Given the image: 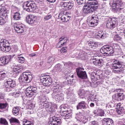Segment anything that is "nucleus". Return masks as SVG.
Segmentation results:
<instances>
[{
  "label": "nucleus",
  "instance_id": "69168bd1",
  "mask_svg": "<svg viewBox=\"0 0 125 125\" xmlns=\"http://www.w3.org/2000/svg\"><path fill=\"white\" fill-rule=\"evenodd\" d=\"M49 2H55L56 0H47Z\"/></svg>",
  "mask_w": 125,
  "mask_h": 125
},
{
  "label": "nucleus",
  "instance_id": "37998d69",
  "mask_svg": "<svg viewBox=\"0 0 125 125\" xmlns=\"http://www.w3.org/2000/svg\"><path fill=\"white\" fill-rule=\"evenodd\" d=\"M23 125H34V124L33 123H32V122H31L26 119H24L23 120Z\"/></svg>",
  "mask_w": 125,
  "mask_h": 125
},
{
  "label": "nucleus",
  "instance_id": "338daca9",
  "mask_svg": "<svg viewBox=\"0 0 125 125\" xmlns=\"http://www.w3.org/2000/svg\"><path fill=\"white\" fill-rule=\"evenodd\" d=\"M15 93V95H16V97H18V96H19V95H20L19 93Z\"/></svg>",
  "mask_w": 125,
  "mask_h": 125
},
{
  "label": "nucleus",
  "instance_id": "dca6fc26",
  "mask_svg": "<svg viewBox=\"0 0 125 125\" xmlns=\"http://www.w3.org/2000/svg\"><path fill=\"white\" fill-rule=\"evenodd\" d=\"M75 119L80 123H83V124H85L87 122V118L85 116H83L81 113H77Z\"/></svg>",
  "mask_w": 125,
  "mask_h": 125
},
{
  "label": "nucleus",
  "instance_id": "f3484780",
  "mask_svg": "<svg viewBox=\"0 0 125 125\" xmlns=\"http://www.w3.org/2000/svg\"><path fill=\"white\" fill-rule=\"evenodd\" d=\"M63 5L65 10H69L72 9L74 3H73L72 0H65L64 2L63 3Z\"/></svg>",
  "mask_w": 125,
  "mask_h": 125
},
{
  "label": "nucleus",
  "instance_id": "0e129e2a",
  "mask_svg": "<svg viewBox=\"0 0 125 125\" xmlns=\"http://www.w3.org/2000/svg\"><path fill=\"white\" fill-rule=\"evenodd\" d=\"M37 2H38V3H41V2H43V0H36Z\"/></svg>",
  "mask_w": 125,
  "mask_h": 125
},
{
  "label": "nucleus",
  "instance_id": "20e7f679",
  "mask_svg": "<svg viewBox=\"0 0 125 125\" xmlns=\"http://www.w3.org/2000/svg\"><path fill=\"white\" fill-rule=\"evenodd\" d=\"M33 79L32 73L30 72H23L19 78L20 83H30Z\"/></svg>",
  "mask_w": 125,
  "mask_h": 125
},
{
  "label": "nucleus",
  "instance_id": "4be33fe9",
  "mask_svg": "<svg viewBox=\"0 0 125 125\" xmlns=\"http://www.w3.org/2000/svg\"><path fill=\"white\" fill-rule=\"evenodd\" d=\"M40 80L41 83H43L45 84L51 83V79H50V76H42L40 78Z\"/></svg>",
  "mask_w": 125,
  "mask_h": 125
},
{
  "label": "nucleus",
  "instance_id": "c85d7f7f",
  "mask_svg": "<svg viewBox=\"0 0 125 125\" xmlns=\"http://www.w3.org/2000/svg\"><path fill=\"white\" fill-rule=\"evenodd\" d=\"M55 62V57L50 56L48 58L47 60V64H49V67H51L53 63Z\"/></svg>",
  "mask_w": 125,
  "mask_h": 125
},
{
  "label": "nucleus",
  "instance_id": "7c9ffc66",
  "mask_svg": "<svg viewBox=\"0 0 125 125\" xmlns=\"http://www.w3.org/2000/svg\"><path fill=\"white\" fill-rule=\"evenodd\" d=\"M117 112L118 114L121 115V114H123L124 112V107H121V104H118L116 106Z\"/></svg>",
  "mask_w": 125,
  "mask_h": 125
},
{
  "label": "nucleus",
  "instance_id": "b1692460",
  "mask_svg": "<svg viewBox=\"0 0 125 125\" xmlns=\"http://www.w3.org/2000/svg\"><path fill=\"white\" fill-rule=\"evenodd\" d=\"M86 103L85 102L82 101L80 102L77 105V110H80L82 109H83V110H85L86 109Z\"/></svg>",
  "mask_w": 125,
  "mask_h": 125
},
{
  "label": "nucleus",
  "instance_id": "aec40b11",
  "mask_svg": "<svg viewBox=\"0 0 125 125\" xmlns=\"http://www.w3.org/2000/svg\"><path fill=\"white\" fill-rule=\"evenodd\" d=\"M14 27L15 31L18 34H22L24 32V29H25V26H24V25L19 24L18 23H15Z\"/></svg>",
  "mask_w": 125,
  "mask_h": 125
},
{
  "label": "nucleus",
  "instance_id": "4c0bfd02",
  "mask_svg": "<svg viewBox=\"0 0 125 125\" xmlns=\"http://www.w3.org/2000/svg\"><path fill=\"white\" fill-rule=\"evenodd\" d=\"M21 55H18V58L19 59L18 61L19 63H21V64H23V63H24L25 62V58L23 57H21Z\"/></svg>",
  "mask_w": 125,
  "mask_h": 125
},
{
  "label": "nucleus",
  "instance_id": "6ab92c4d",
  "mask_svg": "<svg viewBox=\"0 0 125 125\" xmlns=\"http://www.w3.org/2000/svg\"><path fill=\"white\" fill-rule=\"evenodd\" d=\"M37 20V17L33 15H29L26 17V21L28 24L32 25V24H35Z\"/></svg>",
  "mask_w": 125,
  "mask_h": 125
},
{
  "label": "nucleus",
  "instance_id": "412c9836",
  "mask_svg": "<svg viewBox=\"0 0 125 125\" xmlns=\"http://www.w3.org/2000/svg\"><path fill=\"white\" fill-rule=\"evenodd\" d=\"M44 106L46 111L47 112H53V104H52V103L51 102H48L47 103H44L43 104Z\"/></svg>",
  "mask_w": 125,
  "mask_h": 125
},
{
  "label": "nucleus",
  "instance_id": "e2e57ef3",
  "mask_svg": "<svg viewBox=\"0 0 125 125\" xmlns=\"http://www.w3.org/2000/svg\"><path fill=\"white\" fill-rule=\"evenodd\" d=\"M104 73L106 75H109L110 74V71H109V70H105Z\"/></svg>",
  "mask_w": 125,
  "mask_h": 125
},
{
  "label": "nucleus",
  "instance_id": "864d4df0",
  "mask_svg": "<svg viewBox=\"0 0 125 125\" xmlns=\"http://www.w3.org/2000/svg\"><path fill=\"white\" fill-rule=\"evenodd\" d=\"M118 33L119 34H120V33H124L125 34V28H124V27H120L119 29H118Z\"/></svg>",
  "mask_w": 125,
  "mask_h": 125
},
{
  "label": "nucleus",
  "instance_id": "6e6d98bb",
  "mask_svg": "<svg viewBox=\"0 0 125 125\" xmlns=\"http://www.w3.org/2000/svg\"><path fill=\"white\" fill-rule=\"evenodd\" d=\"M89 125H98V123L95 121L90 122Z\"/></svg>",
  "mask_w": 125,
  "mask_h": 125
},
{
  "label": "nucleus",
  "instance_id": "f257e3e1",
  "mask_svg": "<svg viewBox=\"0 0 125 125\" xmlns=\"http://www.w3.org/2000/svg\"><path fill=\"white\" fill-rule=\"evenodd\" d=\"M121 52L122 49L119 44H113V47L109 45H104L100 49V52L104 54V56H112L114 52Z\"/></svg>",
  "mask_w": 125,
  "mask_h": 125
},
{
  "label": "nucleus",
  "instance_id": "3c124183",
  "mask_svg": "<svg viewBox=\"0 0 125 125\" xmlns=\"http://www.w3.org/2000/svg\"><path fill=\"white\" fill-rule=\"evenodd\" d=\"M4 24H5V21H4L3 18L0 16V25H2Z\"/></svg>",
  "mask_w": 125,
  "mask_h": 125
},
{
  "label": "nucleus",
  "instance_id": "de8ad7c7",
  "mask_svg": "<svg viewBox=\"0 0 125 125\" xmlns=\"http://www.w3.org/2000/svg\"><path fill=\"white\" fill-rule=\"evenodd\" d=\"M98 116H101V117H103L104 116V111L102 109H98L97 112Z\"/></svg>",
  "mask_w": 125,
  "mask_h": 125
},
{
  "label": "nucleus",
  "instance_id": "9b49d317",
  "mask_svg": "<svg viewBox=\"0 0 125 125\" xmlns=\"http://www.w3.org/2000/svg\"><path fill=\"white\" fill-rule=\"evenodd\" d=\"M0 45L3 46V52H9L11 49L9 42L5 40H1L0 41Z\"/></svg>",
  "mask_w": 125,
  "mask_h": 125
},
{
  "label": "nucleus",
  "instance_id": "a211bd4d",
  "mask_svg": "<svg viewBox=\"0 0 125 125\" xmlns=\"http://www.w3.org/2000/svg\"><path fill=\"white\" fill-rule=\"evenodd\" d=\"M76 72L78 77H79L80 79H82L83 80L87 79V75H86V72L85 71H82V68H77Z\"/></svg>",
  "mask_w": 125,
  "mask_h": 125
},
{
  "label": "nucleus",
  "instance_id": "603ef678",
  "mask_svg": "<svg viewBox=\"0 0 125 125\" xmlns=\"http://www.w3.org/2000/svg\"><path fill=\"white\" fill-rule=\"evenodd\" d=\"M6 77V73L4 72L3 73L0 74V79L1 80Z\"/></svg>",
  "mask_w": 125,
  "mask_h": 125
},
{
  "label": "nucleus",
  "instance_id": "13d9d810",
  "mask_svg": "<svg viewBox=\"0 0 125 125\" xmlns=\"http://www.w3.org/2000/svg\"><path fill=\"white\" fill-rule=\"evenodd\" d=\"M4 98V94L2 93H0V99H3Z\"/></svg>",
  "mask_w": 125,
  "mask_h": 125
},
{
  "label": "nucleus",
  "instance_id": "cd10ccee",
  "mask_svg": "<svg viewBox=\"0 0 125 125\" xmlns=\"http://www.w3.org/2000/svg\"><path fill=\"white\" fill-rule=\"evenodd\" d=\"M61 116L64 117V119H69L71 116V111L65 110L61 113Z\"/></svg>",
  "mask_w": 125,
  "mask_h": 125
},
{
  "label": "nucleus",
  "instance_id": "5fc2aeb1",
  "mask_svg": "<svg viewBox=\"0 0 125 125\" xmlns=\"http://www.w3.org/2000/svg\"><path fill=\"white\" fill-rule=\"evenodd\" d=\"M61 53H65V52H67V47H62L61 49Z\"/></svg>",
  "mask_w": 125,
  "mask_h": 125
},
{
  "label": "nucleus",
  "instance_id": "a19ab883",
  "mask_svg": "<svg viewBox=\"0 0 125 125\" xmlns=\"http://www.w3.org/2000/svg\"><path fill=\"white\" fill-rule=\"evenodd\" d=\"M96 37L98 38V39H104V33L100 32V33H98L96 35Z\"/></svg>",
  "mask_w": 125,
  "mask_h": 125
},
{
  "label": "nucleus",
  "instance_id": "39448f33",
  "mask_svg": "<svg viewBox=\"0 0 125 125\" xmlns=\"http://www.w3.org/2000/svg\"><path fill=\"white\" fill-rule=\"evenodd\" d=\"M22 7L24 10L30 12V11H34L37 9V4L31 1H27L23 3Z\"/></svg>",
  "mask_w": 125,
  "mask_h": 125
},
{
  "label": "nucleus",
  "instance_id": "8fccbe9b",
  "mask_svg": "<svg viewBox=\"0 0 125 125\" xmlns=\"http://www.w3.org/2000/svg\"><path fill=\"white\" fill-rule=\"evenodd\" d=\"M76 1L79 5H82V4H84L85 3V0H76Z\"/></svg>",
  "mask_w": 125,
  "mask_h": 125
},
{
  "label": "nucleus",
  "instance_id": "bf43d9fd",
  "mask_svg": "<svg viewBox=\"0 0 125 125\" xmlns=\"http://www.w3.org/2000/svg\"><path fill=\"white\" fill-rule=\"evenodd\" d=\"M65 37H61L60 38L59 41L60 42H59V43H60L61 42H62V41H64V40H65Z\"/></svg>",
  "mask_w": 125,
  "mask_h": 125
},
{
  "label": "nucleus",
  "instance_id": "4468645a",
  "mask_svg": "<svg viewBox=\"0 0 125 125\" xmlns=\"http://www.w3.org/2000/svg\"><path fill=\"white\" fill-rule=\"evenodd\" d=\"M98 22H99V18H98V16L92 15L91 20L88 22V25L89 27H94L97 26Z\"/></svg>",
  "mask_w": 125,
  "mask_h": 125
},
{
  "label": "nucleus",
  "instance_id": "393cba45",
  "mask_svg": "<svg viewBox=\"0 0 125 125\" xmlns=\"http://www.w3.org/2000/svg\"><path fill=\"white\" fill-rule=\"evenodd\" d=\"M114 121L112 119L104 118L103 120V125H113Z\"/></svg>",
  "mask_w": 125,
  "mask_h": 125
},
{
  "label": "nucleus",
  "instance_id": "f03ea898",
  "mask_svg": "<svg viewBox=\"0 0 125 125\" xmlns=\"http://www.w3.org/2000/svg\"><path fill=\"white\" fill-rule=\"evenodd\" d=\"M98 2L97 0H88L87 3L83 9V12L84 14L92 13L94 10L97 9Z\"/></svg>",
  "mask_w": 125,
  "mask_h": 125
},
{
  "label": "nucleus",
  "instance_id": "680f3d73",
  "mask_svg": "<svg viewBox=\"0 0 125 125\" xmlns=\"http://www.w3.org/2000/svg\"><path fill=\"white\" fill-rule=\"evenodd\" d=\"M3 46L0 45V51H3Z\"/></svg>",
  "mask_w": 125,
  "mask_h": 125
},
{
  "label": "nucleus",
  "instance_id": "72a5a7b5",
  "mask_svg": "<svg viewBox=\"0 0 125 125\" xmlns=\"http://www.w3.org/2000/svg\"><path fill=\"white\" fill-rule=\"evenodd\" d=\"M54 72H60L61 71V65L59 63L57 64L53 68Z\"/></svg>",
  "mask_w": 125,
  "mask_h": 125
},
{
  "label": "nucleus",
  "instance_id": "9d476101",
  "mask_svg": "<svg viewBox=\"0 0 125 125\" xmlns=\"http://www.w3.org/2000/svg\"><path fill=\"white\" fill-rule=\"evenodd\" d=\"M113 7H115L118 11L123 12L124 11V3L122 0H113Z\"/></svg>",
  "mask_w": 125,
  "mask_h": 125
},
{
  "label": "nucleus",
  "instance_id": "c03bdc74",
  "mask_svg": "<svg viewBox=\"0 0 125 125\" xmlns=\"http://www.w3.org/2000/svg\"><path fill=\"white\" fill-rule=\"evenodd\" d=\"M80 58L82 60H85L86 59V54H84V52H83L82 53L80 54Z\"/></svg>",
  "mask_w": 125,
  "mask_h": 125
},
{
  "label": "nucleus",
  "instance_id": "a18cd8bd",
  "mask_svg": "<svg viewBox=\"0 0 125 125\" xmlns=\"http://www.w3.org/2000/svg\"><path fill=\"white\" fill-rule=\"evenodd\" d=\"M80 58L82 60H85L86 59V54H84V52H83L82 53L80 54Z\"/></svg>",
  "mask_w": 125,
  "mask_h": 125
},
{
  "label": "nucleus",
  "instance_id": "49530a36",
  "mask_svg": "<svg viewBox=\"0 0 125 125\" xmlns=\"http://www.w3.org/2000/svg\"><path fill=\"white\" fill-rule=\"evenodd\" d=\"M7 106H8V104H7V103L4 104H0V109H1V110L5 109V108H6Z\"/></svg>",
  "mask_w": 125,
  "mask_h": 125
},
{
  "label": "nucleus",
  "instance_id": "2f4dec72",
  "mask_svg": "<svg viewBox=\"0 0 125 125\" xmlns=\"http://www.w3.org/2000/svg\"><path fill=\"white\" fill-rule=\"evenodd\" d=\"M13 17L14 20H20V19H21V14L18 12L15 13L13 15Z\"/></svg>",
  "mask_w": 125,
  "mask_h": 125
},
{
  "label": "nucleus",
  "instance_id": "58836bf2",
  "mask_svg": "<svg viewBox=\"0 0 125 125\" xmlns=\"http://www.w3.org/2000/svg\"><path fill=\"white\" fill-rule=\"evenodd\" d=\"M78 95L81 97V98H83V96L85 95V91L84 90H80L78 92Z\"/></svg>",
  "mask_w": 125,
  "mask_h": 125
},
{
  "label": "nucleus",
  "instance_id": "c756f323",
  "mask_svg": "<svg viewBox=\"0 0 125 125\" xmlns=\"http://www.w3.org/2000/svg\"><path fill=\"white\" fill-rule=\"evenodd\" d=\"M20 112V108L18 106L14 107L12 109V114L14 116H18Z\"/></svg>",
  "mask_w": 125,
  "mask_h": 125
},
{
  "label": "nucleus",
  "instance_id": "423d86ee",
  "mask_svg": "<svg viewBox=\"0 0 125 125\" xmlns=\"http://www.w3.org/2000/svg\"><path fill=\"white\" fill-rule=\"evenodd\" d=\"M115 91L117 93L112 96L113 99L118 101H121L125 99V95H124V91H123L122 89H117Z\"/></svg>",
  "mask_w": 125,
  "mask_h": 125
},
{
  "label": "nucleus",
  "instance_id": "a878e982",
  "mask_svg": "<svg viewBox=\"0 0 125 125\" xmlns=\"http://www.w3.org/2000/svg\"><path fill=\"white\" fill-rule=\"evenodd\" d=\"M7 13H8V11L5 7H2L0 8V14L3 17H5L7 16Z\"/></svg>",
  "mask_w": 125,
  "mask_h": 125
},
{
  "label": "nucleus",
  "instance_id": "e433bc0d",
  "mask_svg": "<svg viewBox=\"0 0 125 125\" xmlns=\"http://www.w3.org/2000/svg\"><path fill=\"white\" fill-rule=\"evenodd\" d=\"M13 71L16 74H19L21 71V69L19 66H14L13 68Z\"/></svg>",
  "mask_w": 125,
  "mask_h": 125
},
{
  "label": "nucleus",
  "instance_id": "473e14b6",
  "mask_svg": "<svg viewBox=\"0 0 125 125\" xmlns=\"http://www.w3.org/2000/svg\"><path fill=\"white\" fill-rule=\"evenodd\" d=\"M91 79L93 83H95L96 81H98V78L96 77V73L95 72H92L91 74Z\"/></svg>",
  "mask_w": 125,
  "mask_h": 125
},
{
  "label": "nucleus",
  "instance_id": "7ed1b4c3",
  "mask_svg": "<svg viewBox=\"0 0 125 125\" xmlns=\"http://www.w3.org/2000/svg\"><path fill=\"white\" fill-rule=\"evenodd\" d=\"M113 72L115 74H121L125 70V63L120 61H114L112 64Z\"/></svg>",
  "mask_w": 125,
  "mask_h": 125
},
{
  "label": "nucleus",
  "instance_id": "c9c22d12",
  "mask_svg": "<svg viewBox=\"0 0 125 125\" xmlns=\"http://www.w3.org/2000/svg\"><path fill=\"white\" fill-rule=\"evenodd\" d=\"M88 44L92 48H93V47H96V46H97V43L93 41H89Z\"/></svg>",
  "mask_w": 125,
  "mask_h": 125
},
{
  "label": "nucleus",
  "instance_id": "6e6552de",
  "mask_svg": "<svg viewBox=\"0 0 125 125\" xmlns=\"http://www.w3.org/2000/svg\"><path fill=\"white\" fill-rule=\"evenodd\" d=\"M38 93V88L36 87L29 86L26 89L25 94L28 97H32Z\"/></svg>",
  "mask_w": 125,
  "mask_h": 125
},
{
  "label": "nucleus",
  "instance_id": "774afa93",
  "mask_svg": "<svg viewBox=\"0 0 125 125\" xmlns=\"http://www.w3.org/2000/svg\"><path fill=\"white\" fill-rule=\"evenodd\" d=\"M90 107H94V103H91L90 104Z\"/></svg>",
  "mask_w": 125,
  "mask_h": 125
},
{
  "label": "nucleus",
  "instance_id": "2eb2a0df",
  "mask_svg": "<svg viewBox=\"0 0 125 125\" xmlns=\"http://www.w3.org/2000/svg\"><path fill=\"white\" fill-rule=\"evenodd\" d=\"M4 84L6 88H9V89H11L16 86V83L11 79H7Z\"/></svg>",
  "mask_w": 125,
  "mask_h": 125
},
{
  "label": "nucleus",
  "instance_id": "f8f14e48",
  "mask_svg": "<svg viewBox=\"0 0 125 125\" xmlns=\"http://www.w3.org/2000/svg\"><path fill=\"white\" fill-rule=\"evenodd\" d=\"M62 121L60 117L53 116L50 117V121L48 122V125H61Z\"/></svg>",
  "mask_w": 125,
  "mask_h": 125
},
{
  "label": "nucleus",
  "instance_id": "ddd939ff",
  "mask_svg": "<svg viewBox=\"0 0 125 125\" xmlns=\"http://www.w3.org/2000/svg\"><path fill=\"white\" fill-rule=\"evenodd\" d=\"M62 87L59 84H57V86H54L52 88L53 93L54 94L55 100H56L57 99V101L61 99L60 95L58 93L60 92V89Z\"/></svg>",
  "mask_w": 125,
  "mask_h": 125
},
{
  "label": "nucleus",
  "instance_id": "79ce46f5",
  "mask_svg": "<svg viewBox=\"0 0 125 125\" xmlns=\"http://www.w3.org/2000/svg\"><path fill=\"white\" fill-rule=\"evenodd\" d=\"M113 40L115 42H119L120 41H121V40H122V38H121V36L119 35V34H116L115 35Z\"/></svg>",
  "mask_w": 125,
  "mask_h": 125
},
{
  "label": "nucleus",
  "instance_id": "bb28decb",
  "mask_svg": "<svg viewBox=\"0 0 125 125\" xmlns=\"http://www.w3.org/2000/svg\"><path fill=\"white\" fill-rule=\"evenodd\" d=\"M93 62L96 66H98L99 67H101L103 65V60L95 59L93 60Z\"/></svg>",
  "mask_w": 125,
  "mask_h": 125
},
{
  "label": "nucleus",
  "instance_id": "4d7b16f0",
  "mask_svg": "<svg viewBox=\"0 0 125 125\" xmlns=\"http://www.w3.org/2000/svg\"><path fill=\"white\" fill-rule=\"evenodd\" d=\"M13 51H15V52H16L18 50V46L17 45H14L13 47Z\"/></svg>",
  "mask_w": 125,
  "mask_h": 125
},
{
  "label": "nucleus",
  "instance_id": "5701e85b",
  "mask_svg": "<svg viewBox=\"0 0 125 125\" xmlns=\"http://www.w3.org/2000/svg\"><path fill=\"white\" fill-rule=\"evenodd\" d=\"M70 16L62 15L61 13L59 15V19H61L62 22H68L70 20Z\"/></svg>",
  "mask_w": 125,
  "mask_h": 125
},
{
  "label": "nucleus",
  "instance_id": "052dcab7",
  "mask_svg": "<svg viewBox=\"0 0 125 125\" xmlns=\"http://www.w3.org/2000/svg\"><path fill=\"white\" fill-rule=\"evenodd\" d=\"M29 56H30V57H34V56H36V54H35V53H32L29 54Z\"/></svg>",
  "mask_w": 125,
  "mask_h": 125
},
{
  "label": "nucleus",
  "instance_id": "09e8293b",
  "mask_svg": "<svg viewBox=\"0 0 125 125\" xmlns=\"http://www.w3.org/2000/svg\"><path fill=\"white\" fill-rule=\"evenodd\" d=\"M40 98L42 102H43V103H44V102H46V100H47L46 97L43 95L40 96Z\"/></svg>",
  "mask_w": 125,
  "mask_h": 125
},
{
  "label": "nucleus",
  "instance_id": "0eeeda50",
  "mask_svg": "<svg viewBox=\"0 0 125 125\" xmlns=\"http://www.w3.org/2000/svg\"><path fill=\"white\" fill-rule=\"evenodd\" d=\"M15 56V55H10L8 56H6L5 57H3L0 58V65L3 66V65H5L8 64L10 61H11V59H13V57Z\"/></svg>",
  "mask_w": 125,
  "mask_h": 125
},
{
  "label": "nucleus",
  "instance_id": "f704fd0d",
  "mask_svg": "<svg viewBox=\"0 0 125 125\" xmlns=\"http://www.w3.org/2000/svg\"><path fill=\"white\" fill-rule=\"evenodd\" d=\"M52 18V15L50 14V13L47 14L46 15L43 16V21H48L50 19Z\"/></svg>",
  "mask_w": 125,
  "mask_h": 125
},
{
  "label": "nucleus",
  "instance_id": "ea45409f",
  "mask_svg": "<svg viewBox=\"0 0 125 125\" xmlns=\"http://www.w3.org/2000/svg\"><path fill=\"white\" fill-rule=\"evenodd\" d=\"M0 125H8V122L6 121V119L0 118Z\"/></svg>",
  "mask_w": 125,
  "mask_h": 125
},
{
  "label": "nucleus",
  "instance_id": "1a4fd4ad",
  "mask_svg": "<svg viewBox=\"0 0 125 125\" xmlns=\"http://www.w3.org/2000/svg\"><path fill=\"white\" fill-rule=\"evenodd\" d=\"M117 19L115 18L108 19L106 21V26L109 30H113L116 28Z\"/></svg>",
  "mask_w": 125,
  "mask_h": 125
}]
</instances>
